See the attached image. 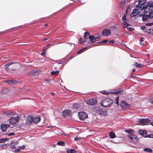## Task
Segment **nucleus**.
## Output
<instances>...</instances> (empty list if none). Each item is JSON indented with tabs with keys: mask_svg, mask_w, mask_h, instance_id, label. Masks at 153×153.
I'll use <instances>...</instances> for the list:
<instances>
[{
	"mask_svg": "<svg viewBox=\"0 0 153 153\" xmlns=\"http://www.w3.org/2000/svg\"><path fill=\"white\" fill-rule=\"evenodd\" d=\"M141 14H140V16H142V20L146 21L153 18V3L152 1H149L145 6H143V9Z\"/></svg>",
	"mask_w": 153,
	"mask_h": 153,
	"instance_id": "nucleus-1",
	"label": "nucleus"
},
{
	"mask_svg": "<svg viewBox=\"0 0 153 153\" xmlns=\"http://www.w3.org/2000/svg\"><path fill=\"white\" fill-rule=\"evenodd\" d=\"M143 9V6H137L135 9L133 10L132 12L130 14V16L133 17L138 14L140 16V14H141Z\"/></svg>",
	"mask_w": 153,
	"mask_h": 153,
	"instance_id": "nucleus-2",
	"label": "nucleus"
},
{
	"mask_svg": "<svg viewBox=\"0 0 153 153\" xmlns=\"http://www.w3.org/2000/svg\"><path fill=\"white\" fill-rule=\"evenodd\" d=\"M112 102L113 101L111 99L106 98L101 101L100 105L105 107H107L110 106Z\"/></svg>",
	"mask_w": 153,
	"mask_h": 153,
	"instance_id": "nucleus-3",
	"label": "nucleus"
},
{
	"mask_svg": "<svg viewBox=\"0 0 153 153\" xmlns=\"http://www.w3.org/2000/svg\"><path fill=\"white\" fill-rule=\"evenodd\" d=\"M123 91V90L120 89L119 90H117L116 91H114L113 92H108L105 91H102L101 93L103 94H113L114 95H116V94H120L122 93Z\"/></svg>",
	"mask_w": 153,
	"mask_h": 153,
	"instance_id": "nucleus-4",
	"label": "nucleus"
},
{
	"mask_svg": "<svg viewBox=\"0 0 153 153\" xmlns=\"http://www.w3.org/2000/svg\"><path fill=\"white\" fill-rule=\"evenodd\" d=\"M90 33L88 32H86L85 33L84 36V39L81 38L79 39V42L80 44H82L83 42H85L86 40L85 39L88 38V37H89Z\"/></svg>",
	"mask_w": 153,
	"mask_h": 153,
	"instance_id": "nucleus-5",
	"label": "nucleus"
},
{
	"mask_svg": "<svg viewBox=\"0 0 153 153\" xmlns=\"http://www.w3.org/2000/svg\"><path fill=\"white\" fill-rule=\"evenodd\" d=\"M86 103L89 105H94L97 104V102L96 99L94 98H90L85 100Z\"/></svg>",
	"mask_w": 153,
	"mask_h": 153,
	"instance_id": "nucleus-6",
	"label": "nucleus"
},
{
	"mask_svg": "<svg viewBox=\"0 0 153 153\" xmlns=\"http://www.w3.org/2000/svg\"><path fill=\"white\" fill-rule=\"evenodd\" d=\"M19 120L18 117H13L9 119V121L11 124H15L19 121Z\"/></svg>",
	"mask_w": 153,
	"mask_h": 153,
	"instance_id": "nucleus-7",
	"label": "nucleus"
},
{
	"mask_svg": "<svg viewBox=\"0 0 153 153\" xmlns=\"http://www.w3.org/2000/svg\"><path fill=\"white\" fill-rule=\"evenodd\" d=\"M79 117L81 120H84L85 119L87 118L88 115L85 112H80L79 113Z\"/></svg>",
	"mask_w": 153,
	"mask_h": 153,
	"instance_id": "nucleus-8",
	"label": "nucleus"
},
{
	"mask_svg": "<svg viewBox=\"0 0 153 153\" xmlns=\"http://www.w3.org/2000/svg\"><path fill=\"white\" fill-rule=\"evenodd\" d=\"M89 38L90 40L89 42V43L92 44L94 42L97 41L98 39H100V37L98 36L95 38V36H90L89 37Z\"/></svg>",
	"mask_w": 153,
	"mask_h": 153,
	"instance_id": "nucleus-9",
	"label": "nucleus"
},
{
	"mask_svg": "<svg viewBox=\"0 0 153 153\" xmlns=\"http://www.w3.org/2000/svg\"><path fill=\"white\" fill-rule=\"evenodd\" d=\"M42 73V71H41L36 70L31 71L29 73V75L30 76H35L41 74Z\"/></svg>",
	"mask_w": 153,
	"mask_h": 153,
	"instance_id": "nucleus-10",
	"label": "nucleus"
},
{
	"mask_svg": "<svg viewBox=\"0 0 153 153\" xmlns=\"http://www.w3.org/2000/svg\"><path fill=\"white\" fill-rule=\"evenodd\" d=\"M138 133L140 134L143 136L144 137H151L150 136V135H146L147 132L145 130H140L138 131Z\"/></svg>",
	"mask_w": 153,
	"mask_h": 153,
	"instance_id": "nucleus-11",
	"label": "nucleus"
},
{
	"mask_svg": "<svg viewBox=\"0 0 153 153\" xmlns=\"http://www.w3.org/2000/svg\"><path fill=\"white\" fill-rule=\"evenodd\" d=\"M150 120L148 119L143 118L140 119L139 121L140 123H141L143 125H144L147 123H149Z\"/></svg>",
	"mask_w": 153,
	"mask_h": 153,
	"instance_id": "nucleus-12",
	"label": "nucleus"
},
{
	"mask_svg": "<svg viewBox=\"0 0 153 153\" xmlns=\"http://www.w3.org/2000/svg\"><path fill=\"white\" fill-rule=\"evenodd\" d=\"M13 62L9 63L5 65V68L6 70L7 71H15V70L13 69H11L10 67H9L12 64H13Z\"/></svg>",
	"mask_w": 153,
	"mask_h": 153,
	"instance_id": "nucleus-13",
	"label": "nucleus"
},
{
	"mask_svg": "<svg viewBox=\"0 0 153 153\" xmlns=\"http://www.w3.org/2000/svg\"><path fill=\"white\" fill-rule=\"evenodd\" d=\"M33 117L32 116H29L27 118L26 124L30 125L33 122Z\"/></svg>",
	"mask_w": 153,
	"mask_h": 153,
	"instance_id": "nucleus-14",
	"label": "nucleus"
},
{
	"mask_svg": "<svg viewBox=\"0 0 153 153\" xmlns=\"http://www.w3.org/2000/svg\"><path fill=\"white\" fill-rule=\"evenodd\" d=\"M120 105L123 109H125L126 108H128L130 106L129 104L124 101H122L120 102Z\"/></svg>",
	"mask_w": 153,
	"mask_h": 153,
	"instance_id": "nucleus-15",
	"label": "nucleus"
},
{
	"mask_svg": "<svg viewBox=\"0 0 153 153\" xmlns=\"http://www.w3.org/2000/svg\"><path fill=\"white\" fill-rule=\"evenodd\" d=\"M9 127V124H2L1 125V128L2 131L4 132L6 131Z\"/></svg>",
	"mask_w": 153,
	"mask_h": 153,
	"instance_id": "nucleus-16",
	"label": "nucleus"
},
{
	"mask_svg": "<svg viewBox=\"0 0 153 153\" xmlns=\"http://www.w3.org/2000/svg\"><path fill=\"white\" fill-rule=\"evenodd\" d=\"M111 33V31L108 29H105L102 31V34L103 35H106L107 36H108Z\"/></svg>",
	"mask_w": 153,
	"mask_h": 153,
	"instance_id": "nucleus-17",
	"label": "nucleus"
},
{
	"mask_svg": "<svg viewBox=\"0 0 153 153\" xmlns=\"http://www.w3.org/2000/svg\"><path fill=\"white\" fill-rule=\"evenodd\" d=\"M62 114L64 117H68L71 114V111L70 110H65L63 111Z\"/></svg>",
	"mask_w": 153,
	"mask_h": 153,
	"instance_id": "nucleus-18",
	"label": "nucleus"
},
{
	"mask_svg": "<svg viewBox=\"0 0 153 153\" xmlns=\"http://www.w3.org/2000/svg\"><path fill=\"white\" fill-rule=\"evenodd\" d=\"M128 136L132 140L134 141H137V137L135 135L129 134Z\"/></svg>",
	"mask_w": 153,
	"mask_h": 153,
	"instance_id": "nucleus-19",
	"label": "nucleus"
},
{
	"mask_svg": "<svg viewBox=\"0 0 153 153\" xmlns=\"http://www.w3.org/2000/svg\"><path fill=\"white\" fill-rule=\"evenodd\" d=\"M5 113L7 116L14 115L16 114V112H14L11 110L7 111L5 112Z\"/></svg>",
	"mask_w": 153,
	"mask_h": 153,
	"instance_id": "nucleus-20",
	"label": "nucleus"
},
{
	"mask_svg": "<svg viewBox=\"0 0 153 153\" xmlns=\"http://www.w3.org/2000/svg\"><path fill=\"white\" fill-rule=\"evenodd\" d=\"M126 0H123L121 1L120 3V7L122 9H124L125 7L126 6Z\"/></svg>",
	"mask_w": 153,
	"mask_h": 153,
	"instance_id": "nucleus-21",
	"label": "nucleus"
},
{
	"mask_svg": "<svg viewBox=\"0 0 153 153\" xmlns=\"http://www.w3.org/2000/svg\"><path fill=\"white\" fill-rule=\"evenodd\" d=\"M67 153H75L76 152L74 149H68L66 150Z\"/></svg>",
	"mask_w": 153,
	"mask_h": 153,
	"instance_id": "nucleus-22",
	"label": "nucleus"
},
{
	"mask_svg": "<svg viewBox=\"0 0 153 153\" xmlns=\"http://www.w3.org/2000/svg\"><path fill=\"white\" fill-rule=\"evenodd\" d=\"M40 120V117H36L34 118H33V122L34 123H37L39 122Z\"/></svg>",
	"mask_w": 153,
	"mask_h": 153,
	"instance_id": "nucleus-23",
	"label": "nucleus"
},
{
	"mask_svg": "<svg viewBox=\"0 0 153 153\" xmlns=\"http://www.w3.org/2000/svg\"><path fill=\"white\" fill-rule=\"evenodd\" d=\"M146 0H140L138 1V4L140 5H144L146 3Z\"/></svg>",
	"mask_w": 153,
	"mask_h": 153,
	"instance_id": "nucleus-24",
	"label": "nucleus"
},
{
	"mask_svg": "<svg viewBox=\"0 0 153 153\" xmlns=\"http://www.w3.org/2000/svg\"><path fill=\"white\" fill-rule=\"evenodd\" d=\"M134 65L135 67L139 68H141L143 66V64H138L137 62H135Z\"/></svg>",
	"mask_w": 153,
	"mask_h": 153,
	"instance_id": "nucleus-25",
	"label": "nucleus"
},
{
	"mask_svg": "<svg viewBox=\"0 0 153 153\" xmlns=\"http://www.w3.org/2000/svg\"><path fill=\"white\" fill-rule=\"evenodd\" d=\"M109 134L111 138H114L116 137L115 134L113 132L111 131L109 132Z\"/></svg>",
	"mask_w": 153,
	"mask_h": 153,
	"instance_id": "nucleus-26",
	"label": "nucleus"
},
{
	"mask_svg": "<svg viewBox=\"0 0 153 153\" xmlns=\"http://www.w3.org/2000/svg\"><path fill=\"white\" fill-rule=\"evenodd\" d=\"M123 21L125 23H127L128 22V20L126 18V15H124L122 18Z\"/></svg>",
	"mask_w": 153,
	"mask_h": 153,
	"instance_id": "nucleus-27",
	"label": "nucleus"
},
{
	"mask_svg": "<svg viewBox=\"0 0 153 153\" xmlns=\"http://www.w3.org/2000/svg\"><path fill=\"white\" fill-rule=\"evenodd\" d=\"M10 147L13 149H16L15 143L14 142H13L11 143Z\"/></svg>",
	"mask_w": 153,
	"mask_h": 153,
	"instance_id": "nucleus-28",
	"label": "nucleus"
},
{
	"mask_svg": "<svg viewBox=\"0 0 153 153\" xmlns=\"http://www.w3.org/2000/svg\"><path fill=\"white\" fill-rule=\"evenodd\" d=\"M9 91V90L7 88H4L2 89V92L3 94H6Z\"/></svg>",
	"mask_w": 153,
	"mask_h": 153,
	"instance_id": "nucleus-29",
	"label": "nucleus"
},
{
	"mask_svg": "<svg viewBox=\"0 0 153 153\" xmlns=\"http://www.w3.org/2000/svg\"><path fill=\"white\" fill-rule=\"evenodd\" d=\"M57 144L59 146H64L65 145V143L62 141H59L57 142Z\"/></svg>",
	"mask_w": 153,
	"mask_h": 153,
	"instance_id": "nucleus-30",
	"label": "nucleus"
},
{
	"mask_svg": "<svg viewBox=\"0 0 153 153\" xmlns=\"http://www.w3.org/2000/svg\"><path fill=\"white\" fill-rule=\"evenodd\" d=\"M143 150L145 152H152V150L149 148H144Z\"/></svg>",
	"mask_w": 153,
	"mask_h": 153,
	"instance_id": "nucleus-31",
	"label": "nucleus"
},
{
	"mask_svg": "<svg viewBox=\"0 0 153 153\" xmlns=\"http://www.w3.org/2000/svg\"><path fill=\"white\" fill-rule=\"evenodd\" d=\"M146 31L149 33L152 34V33H153V29H147Z\"/></svg>",
	"mask_w": 153,
	"mask_h": 153,
	"instance_id": "nucleus-32",
	"label": "nucleus"
},
{
	"mask_svg": "<svg viewBox=\"0 0 153 153\" xmlns=\"http://www.w3.org/2000/svg\"><path fill=\"white\" fill-rule=\"evenodd\" d=\"M125 131L127 133L131 134L133 133H134L133 131L131 129L130 130H125Z\"/></svg>",
	"mask_w": 153,
	"mask_h": 153,
	"instance_id": "nucleus-33",
	"label": "nucleus"
},
{
	"mask_svg": "<svg viewBox=\"0 0 153 153\" xmlns=\"http://www.w3.org/2000/svg\"><path fill=\"white\" fill-rule=\"evenodd\" d=\"M59 74V71H52L51 72V75H58Z\"/></svg>",
	"mask_w": 153,
	"mask_h": 153,
	"instance_id": "nucleus-34",
	"label": "nucleus"
},
{
	"mask_svg": "<svg viewBox=\"0 0 153 153\" xmlns=\"http://www.w3.org/2000/svg\"><path fill=\"white\" fill-rule=\"evenodd\" d=\"M87 48V47H85V48H83L80 49V50H79L77 52V53H78V54L81 53H82V52L83 51L85 50Z\"/></svg>",
	"mask_w": 153,
	"mask_h": 153,
	"instance_id": "nucleus-35",
	"label": "nucleus"
},
{
	"mask_svg": "<svg viewBox=\"0 0 153 153\" xmlns=\"http://www.w3.org/2000/svg\"><path fill=\"white\" fill-rule=\"evenodd\" d=\"M46 52V50L45 49H44L43 50L42 52L41 55L42 56H44L45 55V53Z\"/></svg>",
	"mask_w": 153,
	"mask_h": 153,
	"instance_id": "nucleus-36",
	"label": "nucleus"
},
{
	"mask_svg": "<svg viewBox=\"0 0 153 153\" xmlns=\"http://www.w3.org/2000/svg\"><path fill=\"white\" fill-rule=\"evenodd\" d=\"M130 25L128 23H125L123 24V27L124 28H127L128 26H130Z\"/></svg>",
	"mask_w": 153,
	"mask_h": 153,
	"instance_id": "nucleus-37",
	"label": "nucleus"
},
{
	"mask_svg": "<svg viewBox=\"0 0 153 153\" xmlns=\"http://www.w3.org/2000/svg\"><path fill=\"white\" fill-rule=\"evenodd\" d=\"M5 82L7 83L9 85H11L13 83V81L11 80H5Z\"/></svg>",
	"mask_w": 153,
	"mask_h": 153,
	"instance_id": "nucleus-38",
	"label": "nucleus"
},
{
	"mask_svg": "<svg viewBox=\"0 0 153 153\" xmlns=\"http://www.w3.org/2000/svg\"><path fill=\"white\" fill-rule=\"evenodd\" d=\"M7 140V139L6 138H2L0 139V143H4Z\"/></svg>",
	"mask_w": 153,
	"mask_h": 153,
	"instance_id": "nucleus-39",
	"label": "nucleus"
},
{
	"mask_svg": "<svg viewBox=\"0 0 153 153\" xmlns=\"http://www.w3.org/2000/svg\"><path fill=\"white\" fill-rule=\"evenodd\" d=\"M119 97H117L116 99L114 101V103H116L117 105H119L118 103V101H119Z\"/></svg>",
	"mask_w": 153,
	"mask_h": 153,
	"instance_id": "nucleus-40",
	"label": "nucleus"
},
{
	"mask_svg": "<svg viewBox=\"0 0 153 153\" xmlns=\"http://www.w3.org/2000/svg\"><path fill=\"white\" fill-rule=\"evenodd\" d=\"M74 107L76 108H78L80 107V105L78 104H74Z\"/></svg>",
	"mask_w": 153,
	"mask_h": 153,
	"instance_id": "nucleus-41",
	"label": "nucleus"
},
{
	"mask_svg": "<svg viewBox=\"0 0 153 153\" xmlns=\"http://www.w3.org/2000/svg\"><path fill=\"white\" fill-rule=\"evenodd\" d=\"M153 25V22L147 23H146V24H145V25L146 26H152V25Z\"/></svg>",
	"mask_w": 153,
	"mask_h": 153,
	"instance_id": "nucleus-42",
	"label": "nucleus"
},
{
	"mask_svg": "<svg viewBox=\"0 0 153 153\" xmlns=\"http://www.w3.org/2000/svg\"><path fill=\"white\" fill-rule=\"evenodd\" d=\"M7 146V145L5 144H3L1 145L0 146V147H2V148H5Z\"/></svg>",
	"mask_w": 153,
	"mask_h": 153,
	"instance_id": "nucleus-43",
	"label": "nucleus"
},
{
	"mask_svg": "<svg viewBox=\"0 0 153 153\" xmlns=\"http://www.w3.org/2000/svg\"><path fill=\"white\" fill-rule=\"evenodd\" d=\"M115 42V41H114V40H110V41H109L108 42V43H110V44H113V43H114Z\"/></svg>",
	"mask_w": 153,
	"mask_h": 153,
	"instance_id": "nucleus-44",
	"label": "nucleus"
},
{
	"mask_svg": "<svg viewBox=\"0 0 153 153\" xmlns=\"http://www.w3.org/2000/svg\"><path fill=\"white\" fill-rule=\"evenodd\" d=\"M108 42V40H104L103 41L101 42L100 43H107Z\"/></svg>",
	"mask_w": 153,
	"mask_h": 153,
	"instance_id": "nucleus-45",
	"label": "nucleus"
},
{
	"mask_svg": "<svg viewBox=\"0 0 153 153\" xmlns=\"http://www.w3.org/2000/svg\"><path fill=\"white\" fill-rule=\"evenodd\" d=\"M128 30L129 31H133V30L134 29L133 28H132V27H129L128 28Z\"/></svg>",
	"mask_w": 153,
	"mask_h": 153,
	"instance_id": "nucleus-46",
	"label": "nucleus"
},
{
	"mask_svg": "<svg viewBox=\"0 0 153 153\" xmlns=\"http://www.w3.org/2000/svg\"><path fill=\"white\" fill-rule=\"evenodd\" d=\"M25 145H23V146H22L19 147V148L20 150V149L22 150V149H23L25 148Z\"/></svg>",
	"mask_w": 153,
	"mask_h": 153,
	"instance_id": "nucleus-47",
	"label": "nucleus"
},
{
	"mask_svg": "<svg viewBox=\"0 0 153 153\" xmlns=\"http://www.w3.org/2000/svg\"><path fill=\"white\" fill-rule=\"evenodd\" d=\"M14 135H15V133L13 132L10 133L9 134H8V136Z\"/></svg>",
	"mask_w": 153,
	"mask_h": 153,
	"instance_id": "nucleus-48",
	"label": "nucleus"
},
{
	"mask_svg": "<svg viewBox=\"0 0 153 153\" xmlns=\"http://www.w3.org/2000/svg\"><path fill=\"white\" fill-rule=\"evenodd\" d=\"M146 28V27L144 26H141L140 27V29L142 30H144Z\"/></svg>",
	"mask_w": 153,
	"mask_h": 153,
	"instance_id": "nucleus-49",
	"label": "nucleus"
},
{
	"mask_svg": "<svg viewBox=\"0 0 153 153\" xmlns=\"http://www.w3.org/2000/svg\"><path fill=\"white\" fill-rule=\"evenodd\" d=\"M79 139V138L78 137H76L74 138L75 140H76Z\"/></svg>",
	"mask_w": 153,
	"mask_h": 153,
	"instance_id": "nucleus-50",
	"label": "nucleus"
},
{
	"mask_svg": "<svg viewBox=\"0 0 153 153\" xmlns=\"http://www.w3.org/2000/svg\"><path fill=\"white\" fill-rule=\"evenodd\" d=\"M140 41L141 42L143 41V38L142 37L140 38Z\"/></svg>",
	"mask_w": 153,
	"mask_h": 153,
	"instance_id": "nucleus-51",
	"label": "nucleus"
},
{
	"mask_svg": "<svg viewBox=\"0 0 153 153\" xmlns=\"http://www.w3.org/2000/svg\"><path fill=\"white\" fill-rule=\"evenodd\" d=\"M19 149H17L15 150L16 152H18L20 151Z\"/></svg>",
	"mask_w": 153,
	"mask_h": 153,
	"instance_id": "nucleus-52",
	"label": "nucleus"
},
{
	"mask_svg": "<svg viewBox=\"0 0 153 153\" xmlns=\"http://www.w3.org/2000/svg\"><path fill=\"white\" fill-rule=\"evenodd\" d=\"M127 9L126 10V13L127 12V11H128V9L129 8V7H128V6H127Z\"/></svg>",
	"mask_w": 153,
	"mask_h": 153,
	"instance_id": "nucleus-53",
	"label": "nucleus"
},
{
	"mask_svg": "<svg viewBox=\"0 0 153 153\" xmlns=\"http://www.w3.org/2000/svg\"><path fill=\"white\" fill-rule=\"evenodd\" d=\"M74 56H70V57H69V59H72Z\"/></svg>",
	"mask_w": 153,
	"mask_h": 153,
	"instance_id": "nucleus-54",
	"label": "nucleus"
},
{
	"mask_svg": "<svg viewBox=\"0 0 153 153\" xmlns=\"http://www.w3.org/2000/svg\"><path fill=\"white\" fill-rule=\"evenodd\" d=\"M150 124L152 126H153V121L151 122Z\"/></svg>",
	"mask_w": 153,
	"mask_h": 153,
	"instance_id": "nucleus-55",
	"label": "nucleus"
},
{
	"mask_svg": "<svg viewBox=\"0 0 153 153\" xmlns=\"http://www.w3.org/2000/svg\"><path fill=\"white\" fill-rule=\"evenodd\" d=\"M47 39H47V38H45L44 39H43V41H46V40H47Z\"/></svg>",
	"mask_w": 153,
	"mask_h": 153,
	"instance_id": "nucleus-56",
	"label": "nucleus"
},
{
	"mask_svg": "<svg viewBox=\"0 0 153 153\" xmlns=\"http://www.w3.org/2000/svg\"><path fill=\"white\" fill-rule=\"evenodd\" d=\"M150 101L151 102H152L153 103V99H151L150 100Z\"/></svg>",
	"mask_w": 153,
	"mask_h": 153,
	"instance_id": "nucleus-57",
	"label": "nucleus"
},
{
	"mask_svg": "<svg viewBox=\"0 0 153 153\" xmlns=\"http://www.w3.org/2000/svg\"><path fill=\"white\" fill-rule=\"evenodd\" d=\"M51 95H54V94H55V93H51Z\"/></svg>",
	"mask_w": 153,
	"mask_h": 153,
	"instance_id": "nucleus-58",
	"label": "nucleus"
},
{
	"mask_svg": "<svg viewBox=\"0 0 153 153\" xmlns=\"http://www.w3.org/2000/svg\"><path fill=\"white\" fill-rule=\"evenodd\" d=\"M132 71L133 72H134L135 71V69H133L132 70Z\"/></svg>",
	"mask_w": 153,
	"mask_h": 153,
	"instance_id": "nucleus-59",
	"label": "nucleus"
},
{
	"mask_svg": "<svg viewBox=\"0 0 153 153\" xmlns=\"http://www.w3.org/2000/svg\"><path fill=\"white\" fill-rule=\"evenodd\" d=\"M104 114H106V111H104Z\"/></svg>",
	"mask_w": 153,
	"mask_h": 153,
	"instance_id": "nucleus-60",
	"label": "nucleus"
},
{
	"mask_svg": "<svg viewBox=\"0 0 153 153\" xmlns=\"http://www.w3.org/2000/svg\"><path fill=\"white\" fill-rule=\"evenodd\" d=\"M45 26H48V24H46L45 25Z\"/></svg>",
	"mask_w": 153,
	"mask_h": 153,
	"instance_id": "nucleus-61",
	"label": "nucleus"
},
{
	"mask_svg": "<svg viewBox=\"0 0 153 153\" xmlns=\"http://www.w3.org/2000/svg\"><path fill=\"white\" fill-rule=\"evenodd\" d=\"M62 63L61 62H59L58 63L59 64H61Z\"/></svg>",
	"mask_w": 153,
	"mask_h": 153,
	"instance_id": "nucleus-62",
	"label": "nucleus"
},
{
	"mask_svg": "<svg viewBox=\"0 0 153 153\" xmlns=\"http://www.w3.org/2000/svg\"><path fill=\"white\" fill-rule=\"evenodd\" d=\"M50 45V44H48V45H47V47H48V46H49V45Z\"/></svg>",
	"mask_w": 153,
	"mask_h": 153,
	"instance_id": "nucleus-63",
	"label": "nucleus"
},
{
	"mask_svg": "<svg viewBox=\"0 0 153 153\" xmlns=\"http://www.w3.org/2000/svg\"><path fill=\"white\" fill-rule=\"evenodd\" d=\"M65 136H66V135H67V134H64Z\"/></svg>",
	"mask_w": 153,
	"mask_h": 153,
	"instance_id": "nucleus-64",
	"label": "nucleus"
}]
</instances>
